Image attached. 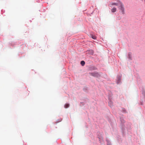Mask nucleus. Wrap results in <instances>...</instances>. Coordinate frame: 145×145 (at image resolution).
I'll return each instance as SVG.
<instances>
[{"label":"nucleus","mask_w":145,"mask_h":145,"mask_svg":"<svg viewBox=\"0 0 145 145\" xmlns=\"http://www.w3.org/2000/svg\"><path fill=\"white\" fill-rule=\"evenodd\" d=\"M119 4L118 7L120 11L123 14H124L125 12L124 5L121 2H120Z\"/></svg>","instance_id":"obj_1"},{"label":"nucleus","mask_w":145,"mask_h":145,"mask_svg":"<svg viewBox=\"0 0 145 145\" xmlns=\"http://www.w3.org/2000/svg\"><path fill=\"white\" fill-rule=\"evenodd\" d=\"M89 74L90 75L96 77H99L100 76L99 74L97 72L90 73Z\"/></svg>","instance_id":"obj_2"},{"label":"nucleus","mask_w":145,"mask_h":145,"mask_svg":"<svg viewBox=\"0 0 145 145\" xmlns=\"http://www.w3.org/2000/svg\"><path fill=\"white\" fill-rule=\"evenodd\" d=\"M121 2L120 1H119L118 3H113L111 4H110V6H111L114 5H116V6H119L120 5V3Z\"/></svg>","instance_id":"obj_3"},{"label":"nucleus","mask_w":145,"mask_h":145,"mask_svg":"<svg viewBox=\"0 0 145 145\" xmlns=\"http://www.w3.org/2000/svg\"><path fill=\"white\" fill-rule=\"evenodd\" d=\"M117 9L116 8L114 7L112 9H111V10L112 12H116Z\"/></svg>","instance_id":"obj_4"},{"label":"nucleus","mask_w":145,"mask_h":145,"mask_svg":"<svg viewBox=\"0 0 145 145\" xmlns=\"http://www.w3.org/2000/svg\"><path fill=\"white\" fill-rule=\"evenodd\" d=\"M69 106V104H66L64 106L65 108H67Z\"/></svg>","instance_id":"obj_5"},{"label":"nucleus","mask_w":145,"mask_h":145,"mask_svg":"<svg viewBox=\"0 0 145 145\" xmlns=\"http://www.w3.org/2000/svg\"><path fill=\"white\" fill-rule=\"evenodd\" d=\"M81 64L83 66L85 65V62L84 61H82L81 62Z\"/></svg>","instance_id":"obj_6"},{"label":"nucleus","mask_w":145,"mask_h":145,"mask_svg":"<svg viewBox=\"0 0 145 145\" xmlns=\"http://www.w3.org/2000/svg\"><path fill=\"white\" fill-rule=\"evenodd\" d=\"M92 38H93V39H96V37H95V36H93V37H92Z\"/></svg>","instance_id":"obj_7"}]
</instances>
